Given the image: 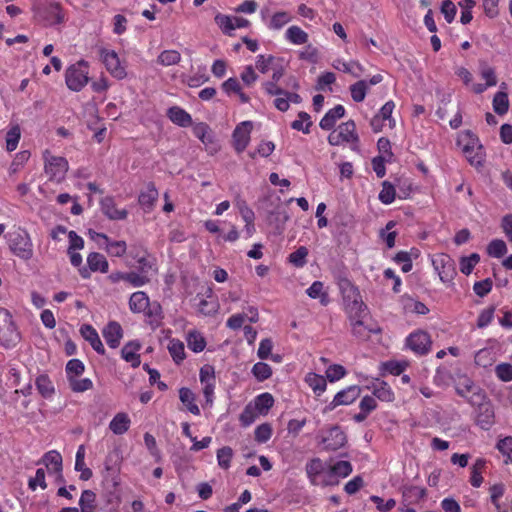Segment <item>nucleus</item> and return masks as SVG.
<instances>
[{
  "label": "nucleus",
  "instance_id": "20e7f679",
  "mask_svg": "<svg viewBox=\"0 0 512 512\" xmlns=\"http://www.w3.org/2000/svg\"><path fill=\"white\" fill-rule=\"evenodd\" d=\"M5 238L10 252L23 261H29L34 255L33 243L26 229L17 227L9 231Z\"/></svg>",
  "mask_w": 512,
  "mask_h": 512
},
{
  "label": "nucleus",
  "instance_id": "58836bf2",
  "mask_svg": "<svg viewBox=\"0 0 512 512\" xmlns=\"http://www.w3.org/2000/svg\"><path fill=\"white\" fill-rule=\"evenodd\" d=\"M486 460L484 458H477L471 467L470 484L478 488L483 483L482 473L486 468Z\"/></svg>",
  "mask_w": 512,
  "mask_h": 512
},
{
  "label": "nucleus",
  "instance_id": "052dcab7",
  "mask_svg": "<svg viewBox=\"0 0 512 512\" xmlns=\"http://www.w3.org/2000/svg\"><path fill=\"white\" fill-rule=\"evenodd\" d=\"M233 458V450L229 446H224L217 451L218 465L227 470L231 466V460Z\"/></svg>",
  "mask_w": 512,
  "mask_h": 512
},
{
  "label": "nucleus",
  "instance_id": "49530a36",
  "mask_svg": "<svg viewBox=\"0 0 512 512\" xmlns=\"http://www.w3.org/2000/svg\"><path fill=\"white\" fill-rule=\"evenodd\" d=\"M368 90L367 80H359L354 84L350 85L349 91L353 101L360 103L363 102Z\"/></svg>",
  "mask_w": 512,
  "mask_h": 512
},
{
  "label": "nucleus",
  "instance_id": "13d9d810",
  "mask_svg": "<svg viewBox=\"0 0 512 512\" xmlns=\"http://www.w3.org/2000/svg\"><path fill=\"white\" fill-rule=\"evenodd\" d=\"M73 392L82 393L93 388V382L89 378L78 379L77 377L68 380Z\"/></svg>",
  "mask_w": 512,
  "mask_h": 512
},
{
  "label": "nucleus",
  "instance_id": "1a4fd4ad",
  "mask_svg": "<svg viewBox=\"0 0 512 512\" xmlns=\"http://www.w3.org/2000/svg\"><path fill=\"white\" fill-rule=\"evenodd\" d=\"M431 262L434 270L437 272L440 280L447 284L453 281L457 275L455 262L447 253H436L431 256Z\"/></svg>",
  "mask_w": 512,
  "mask_h": 512
},
{
  "label": "nucleus",
  "instance_id": "09e8293b",
  "mask_svg": "<svg viewBox=\"0 0 512 512\" xmlns=\"http://www.w3.org/2000/svg\"><path fill=\"white\" fill-rule=\"evenodd\" d=\"M251 373L257 381L263 382L272 376V368L265 362H257L253 365Z\"/></svg>",
  "mask_w": 512,
  "mask_h": 512
},
{
  "label": "nucleus",
  "instance_id": "f704fd0d",
  "mask_svg": "<svg viewBox=\"0 0 512 512\" xmlns=\"http://www.w3.org/2000/svg\"><path fill=\"white\" fill-rule=\"evenodd\" d=\"M304 381L313 390L316 396H320L327 388L326 378L314 372L307 373Z\"/></svg>",
  "mask_w": 512,
  "mask_h": 512
},
{
  "label": "nucleus",
  "instance_id": "39448f33",
  "mask_svg": "<svg viewBox=\"0 0 512 512\" xmlns=\"http://www.w3.org/2000/svg\"><path fill=\"white\" fill-rule=\"evenodd\" d=\"M21 341V333L6 308L0 307V346L5 349L15 348Z\"/></svg>",
  "mask_w": 512,
  "mask_h": 512
},
{
  "label": "nucleus",
  "instance_id": "a18cd8bd",
  "mask_svg": "<svg viewBox=\"0 0 512 512\" xmlns=\"http://www.w3.org/2000/svg\"><path fill=\"white\" fill-rule=\"evenodd\" d=\"M214 21L223 34L227 36L234 35L233 16L217 13L214 17Z\"/></svg>",
  "mask_w": 512,
  "mask_h": 512
},
{
  "label": "nucleus",
  "instance_id": "4d7b16f0",
  "mask_svg": "<svg viewBox=\"0 0 512 512\" xmlns=\"http://www.w3.org/2000/svg\"><path fill=\"white\" fill-rule=\"evenodd\" d=\"M21 138V130L18 125L11 127L6 133V149L9 152L14 151L20 141Z\"/></svg>",
  "mask_w": 512,
  "mask_h": 512
},
{
  "label": "nucleus",
  "instance_id": "4be33fe9",
  "mask_svg": "<svg viewBox=\"0 0 512 512\" xmlns=\"http://www.w3.org/2000/svg\"><path fill=\"white\" fill-rule=\"evenodd\" d=\"M129 308L133 313H145L147 316L153 315L152 310H150V299L144 291L132 293L129 299Z\"/></svg>",
  "mask_w": 512,
  "mask_h": 512
},
{
  "label": "nucleus",
  "instance_id": "a19ab883",
  "mask_svg": "<svg viewBox=\"0 0 512 512\" xmlns=\"http://www.w3.org/2000/svg\"><path fill=\"white\" fill-rule=\"evenodd\" d=\"M99 237L103 238L106 243L107 252L114 257H122L126 253L127 245L125 241H112L105 234H98Z\"/></svg>",
  "mask_w": 512,
  "mask_h": 512
},
{
  "label": "nucleus",
  "instance_id": "e2e57ef3",
  "mask_svg": "<svg viewBox=\"0 0 512 512\" xmlns=\"http://www.w3.org/2000/svg\"><path fill=\"white\" fill-rule=\"evenodd\" d=\"M259 415L257 410L252 406V403H249L240 414L239 420L242 426L247 427L250 426Z\"/></svg>",
  "mask_w": 512,
  "mask_h": 512
},
{
  "label": "nucleus",
  "instance_id": "473e14b6",
  "mask_svg": "<svg viewBox=\"0 0 512 512\" xmlns=\"http://www.w3.org/2000/svg\"><path fill=\"white\" fill-rule=\"evenodd\" d=\"M179 399L191 414L195 416L200 415L201 412L196 403V396L189 388L182 387L179 389Z\"/></svg>",
  "mask_w": 512,
  "mask_h": 512
},
{
  "label": "nucleus",
  "instance_id": "8fccbe9b",
  "mask_svg": "<svg viewBox=\"0 0 512 512\" xmlns=\"http://www.w3.org/2000/svg\"><path fill=\"white\" fill-rule=\"evenodd\" d=\"M352 465L349 461H337L330 466L329 473L331 476L345 478L352 473Z\"/></svg>",
  "mask_w": 512,
  "mask_h": 512
},
{
  "label": "nucleus",
  "instance_id": "aec40b11",
  "mask_svg": "<svg viewBox=\"0 0 512 512\" xmlns=\"http://www.w3.org/2000/svg\"><path fill=\"white\" fill-rule=\"evenodd\" d=\"M158 190L153 182L147 183L145 189L140 191L138 203L145 213H150L158 200Z\"/></svg>",
  "mask_w": 512,
  "mask_h": 512
},
{
  "label": "nucleus",
  "instance_id": "6e6552de",
  "mask_svg": "<svg viewBox=\"0 0 512 512\" xmlns=\"http://www.w3.org/2000/svg\"><path fill=\"white\" fill-rule=\"evenodd\" d=\"M34 17L45 26H54L64 22L65 14L59 2L51 1L33 8Z\"/></svg>",
  "mask_w": 512,
  "mask_h": 512
},
{
  "label": "nucleus",
  "instance_id": "bf43d9fd",
  "mask_svg": "<svg viewBox=\"0 0 512 512\" xmlns=\"http://www.w3.org/2000/svg\"><path fill=\"white\" fill-rule=\"evenodd\" d=\"M479 261L480 256L477 253H472L470 256L462 257L460 259V271L464 275H469Z\"/></svg>",
  "mask_w": 512,
  "mask_h": 512
},
{
  "label": "nucleus",
  "instance_id": "72a5a7b5",
  "mask_svg": "<svg viewBox=\"0 0 512 512\" xmlns=\"http://www.w3.org/2000/svg\"><path fill=\"white\" fill-rule=\"evenodd\" d=\"M38 393L45 399H51L55 394V387L47 374L39 375L35 380Z\"/></svg>",
  "mask_w": 512,
  "mask_h": 512
},
{
  "label": "nucleus",
  "instance_id": "2f4dec72",
  "mask_svg": "<svg viewBox=\"0 0 512 512\" xmlns=\"http://www.w3.org/2000/svg\"><path fill=\"white\" fill-rule=\"evenodd\" d=\"M333 67L344 73L351 74L355 78H359L364 73V67L357 61L346 62L341 59H337L333 63Z\"/></svg>",
  "mask_w": 512,
  "mask_h": 512
},
{
  "label": "nucleus",
  "instance_id": "9b49d317",
  "mask_svg": "<svg viewBox=\"0 0 512 512\" xmlns=\"http://www.w3.org/2000/svg\"><path fill=\"white\" fill-rule=\"evenodd\" d=\"M455 390L460 397L465 398L472 406L485 398L484 391L477 387L474 381L467 376L458 379Z\"/></svg>",
  "mask_w": 512,
  "mask_h": 512
},
{
  "label": "nucleus",
  "instance_id": "a211bd4d",
  "mask_svg": "<svg viewBox=\"0 0 512 512\" xmlns=\"http://www.w3.org/2000/svg\"><path fill=\"white\" fill-rule=\"evenodd\" d=\"M102 213L110 220H125L128 217V211L125 208H118L113 196H105L100 200Z\"/></svg>",
  "mask_w": 512,
  "mask_h": 512
},
{
  "label": "nucleus",
  "instance_id": "5701e85b",
  "mask_svg": "<svg viewBox=\"0 0 512 512\" xmlns=\"http://www.w3.org/2000/svg\"><path fill=\"white\" fill-rule=\"evenodd\" d=\"M103 337L110 348H117L123 337L121 325L116 321H110L103 329Z\"/></svg>",
  "mask_w": 512,
  "mask_h": 512
},
{
  "label": "nucleus",
  "instance_id": "7c9ffc66",
  "mask_svg": "<svg viewBox=\"0 0 512 512\" xmlns=\"http://www.w3.org/2000/svg\"><path fill=\"white\" fill-rule=\"evenodd\" d=\"M131 425V419L127 413L119 412L117 413L113 419L109 423V429L115 435H122L126 433Z\"/></svg>",
  "mask_w": 512,
  "mask_h": 512
},
{
  "label": "nucleus",
  "instance_id": "a878e982",
  "mask_svg": "<svg viewBox=\"0 0 512 512\" xmlns=\"http://www.w3.org/2000/svg\"><path fill=\"white\" fill-rule=\"evenodd\" d=\"M372 390L374 397L383 402H393L395 400V394L390 385L380 379H376L369 387Z\"/></svg>",
  "mask_w": 512,
  "mask_h": 512
},
{
  "label": "nucleus",
  "instance_id": "bb28decb",
  "mask_svg": "<svg viewBox=\"0 0 512 512\" xmlns=\"http://www.w3.org/2000/svg\"><path fill=\"white\" fill-rule=\"evenodd\" d=\"M140 349L141 345L139 342L130 341L121 350L122 358L129 362L133 368H137L141 364L140 355L138 354Z\"/></svg>",
  "mask_w": 512,
  "mask_h": 512
},
{
  "label": "nucleus",
  "instance_id": "0e129e2a",
  "mask_svg": "<svg viewBox=\"0 0 512 512\" xmlns=\"http://www.w3.org/2000/svg\"><path fill=\"white\" fill-rule=\"evenodd\" d=\"M209 130V126L204 122L197 123L192 128L194 136L198 138L203 144H208L211 142Z\"/></svg>",
  "mask_w": 512,
  "mask_h": 512
},
{
  "label": "nucleus",
  "instance_id": "7ed1b4c3",
  "mask_svg": "<svg viewBox=\"0 0 512 512\" xmlns=\"http://www.w3.org/2000/svg\"><path fill=\"white\" fill-rule=\"evenodd\" d=\"M327 141L331 146L348 145L354 152L360 151V137L354 120L341 123L329 133Z\"/></svg>",
  "mask_w": 512,
  "mask_h": 512
},
{
  "label": "nucleus",
  "instance_id": "3c124183",
  "mask_svg": "<svg viewBox=\"0 0 512 512\" xmlns=\"http://www.w3.org/2000/svg\"><path fill=\"white\" fill-rule=\"evenodd\" d=\"M312 125L311 117L308 113L302 111L298 114V119L291 123V128L297 131H302L304 134L310 133Z\"/></svg>",
  "mask_w": 512,
  "mask_h": 512
},
{
  "label": "nucleus",
  "instance_id": "423d86ee",
  "mask_svg": "<svg viewBox=\"0 0 512 512\" xmlns=\"http://www.w3.org/2000/svg\"><path fill=\"white\" fill-rule=\"evenodd\" d=\"M44 161V172L48 180L54 183H61L65 180L69 170V163L65 157L55 156L46 149L42 154Z\"/></svg>",
  "mask_w": 512,
  "mask_h": 512
},
{
  "label": "nucleus",
  "instance_id": "680f3d73",
  "mask_svg": "<svg viewBox=\"0 0 512 512\" xmlns=\"http://www.w3.org/2000/svg\"><path fill=\"white\" fill-rule=\"evenodd\" d=\"M65 370L67 379L69 380L71 378L80 376L84 372L85 366L81 360L71 359L67 362Z\"/></svg>",
  "mask_w": 512,
  "mask_h": 512
},
{
  "label": "nucleus",
  "instance_id": "6e6d98bb",
  "mask_svg": "<svg viewBox=\"0 0 512 512\" xmlns=\"http://www.w3.org/2000/svg\"><path fill=\"white\" fill-rule=\"evenodd\" d=\"M181 60V54L177 50H164L162 51L157 61L163 66H171L178 64Z\"/></svg>",
  "mask_w": 512,
  "mask_h": 512
},
{
  "label": "nucleus",
  "instance_id": "c85d7f7f",
  "mask_svg": "<svg viewBox=\"0 0 512 512\" xmlns=\"http://www.w3.org/2000/svg\"><path fill=\"white\" fill-rule=\"evenodd\" d=\"M221 88L223 92L228 96L232 94L238 95L240 102L243 104L248 103L250 101V97L242 91L241 84L236 77H230L227 80H225L222 83Z\"/></svg>",
  "mask_w": 512,
  "mask_h": 512
},
{
  "label": "nucleus",
  "instance_id": "ea45409f",
  "mask_svg": "<svg viewBox=\"0 0 512 512\" xmlns=\"http://www.w3.org/2000/svg\"><path fill=\"white\" fill-rule=\"evenodd\" d=\"M186 341L188 348L195 353L202 352L207 344L202 333L196 330L190 331L187 334Z\"/></svg>",
  "mask_w": 512,
  "mask_h": 512
},
{
  "label": "nucleus",
  "instance_id": "dca6fc26",
  "mask_svg": "<svg viewBox=\"0 0 512 512\" xmlns=\"http://www.w3.org/2000/svg\"><path fill=\"white\" fill-rule=\"evenodd\" d=\"M431 337L430 335L422 330L412 332L406 338L407 347L417 355H425L431 349Z\"/></svg>",
  "mask_w": 512,
  "mask_h": 512
},
{
  "label": "nucleus",
  "instance_id": "b1692460",
  "mask_svg": "<svg viewBox=\"0 0 512 512\" xmlns=\"http://www.w3.org/2000/svg\"><path fill=\"white\" fill-rule=\"evenodd\" d=\"M82 337L90 343L92 348L100 355L105 354V348L96 329L90 324H84L80 328Z\"/></svg>",
  "mask_w": 512,
  "mask_h": 512
},
{
  "label": "nucleus",
  "instance_id": "9d476101",
  "mask_svg": "<svg viewBox=\"0 0 512 512\" xmlns=\"http://www.w3.org/2000/svg\"><path fill=\"white\" fill-rule=\"evenodd\" d=\"M99 58L112 77L122 80L127 76L126 69L121 64L120 58L115 50L101 47L99 49Z\"/></svg>",
  "mask_w": 512,
  "mask_h": 512
},
{
  "label": "nucleus",
  "instance_id": "864d4df0",
  "mask_svg": "<svg viewBox=\"0 0 512 512\" xmlns=\"http://www.w3.org/2000/svg\"><path fill=\"white\" fill-rule=\"evenodd\" d=\"M486 251L490 257L501 258L507 253V246L503 240L494 239L487 245Z\"/></svg>",
  "mask_w": 512,
  "mask_h": 512
},
{
  "label": "nucleus",
  "instance_id": "774afa93",
  "mask_svg": "<svg viewBox=\"0 0 512 512\" xmlns=\"http://www.w3.org/2000/svg\"><path fill=\"white\" fill-rule=\"evenodd\" d=\"M495 375L502 382L512 381V364L502 362L495 367Z\"/></svg>",
  "mask_w": 512,
  "mask_h": 512
},
{
  "label": "nucleus",
  "instance_id": "c03bdc74",
  "mask_svg": "<svg viewBox=\"0 0 512 512\" xmlns=\"http://www.w3.org/2000/svg\"><path fill=\"white\" fill-rule=\"evenodd\" d=\"M509 105L508 94L506 92L499 91L494 95L492 106L496 114L500 116L506 114L509 110Z\"/></svg>",
  "mask_w": 512,
  "mask_h": 512
},
{
  "label": "nucleus",
  "instance_id": "cd10ccee",
  "mask_svg": "<svg viewBox=\"0 0 512 512\" xmlns=\"http://www.w3.org/2000/svg\"><path fill=\"white\" fill-rule=\"evenodd\" d=\"M167 117L174 124L186 128L192 125L191 115L179 106H172L167 110Z\"/></svg>",
  "mask_w": 512,
  "mask_h": 512
},
{
  "label": "nucleus",
  "instance_id": "69168bd1",
  "mask_svg": "<svg viewBox=\"0 0 512 512\" xmlns=\"http://www.w3.org/2000/svg\"><path fill=\"white\" fill-rule=\"evenodd\" d=\"M308 256V249L305 246H300L289 255V262L296 267H303L306 264Z\"/></svg>",
  "mask_w": 512,
  "mask_h": 512
},
{
  "label": "nucleus",
  "instance_id": "f257e3e1",
  "mask_svg": "<svg viewBox=\"0 0 512 512\" xmlns=\"http://www.w3.org/2000/svg\"><path fill=\"white\" fill-rule=\"evenodd\" d=\"M457 145L461 147L462 152L471 166L476 168L483 167L486 153L478 136L471 130H465L458 134Z\"/></svg>",
  "mask_w": 512,
  "mask_h": 512
},
{
  "label": "nucleus",
  "instance_id": "6ab92c4d",
  "mask_svg": "<svg viewBox=\"0 0 512 512\" xmlns=\"http://www.w3.org/2000/svg\"><path fill=\"white\" fill-rule=\"evenodd\" d=\"M361 393V388L357 385L349 386L339 391L328 405V409L333 410L340 405L352 404Z\"/></svg>",
  "mask_w": 512,
  "mask_h": 512
},
{
  "label": "nucleus",
  "instance_id": "37998d69",
  "mask_svg": "<svg viewBox=\"0 0 512 512\" xmlns=\"http://www.w3.org/2000/svg\"><path fill=\"white\" fill-rule=\"evenodd\" d=\"M79 506L81 512H97L95 492L89 489L84 490L79 500Z\"/></svg>",
  "mask_w": 512,
  "mask_h": 512
},
{
  "label": "nucleus",
  "instance_id": "5fc2aeb1",
  "mask_svg": "<svg viewBox=\"0 0 512 512\" xmlns=\"http://www.w3.org/2000/svg\"><path fill=\"white\" fill-rule=\"evenodd\" d=\"M396 197V190L392 183L389 181H384L382 183V189L379 192L378 198L381 201V203L385 205L391 204Z\"/></svg>",
  "mask_w": 512,
  "mask_h": 512
},
{
  "label": "nucleus",
  "instance_id": "603ef678",
  "mask_svg": "<svg viewBox=\"0 0 512 512\" xmlns=\"http://www.w3.org/2000/svg\"><path fill=\"white\" fill-rule=\"evenodd\" d=\"M324 464L320 458H313L306 464V473L311 483H315V478L323 473Z\"/></svg>",
  "mask_w": 512,
  "mask_h": 512
},
{
  "label": "nucleus",
  "instance_id": "2eb2a0df",
  "mask_svg": "<svg viewBox=\"0 0 512 512\" xmlns=\"http://www.w3.org/2000/svg\"><path fill=\"white\" fill-rule=\"evenodd\" d=\"M253 129L251 121H243L239 123L232 133V143L235 151L242 153L250 143V135Z\"/></svg>",
  "mask_w": 512,
  "mask_h": 512
},
{
  "label": "nucleus",
  "instance_id": "ddd939ff",
  "mask_svg": "<svg viewBox=\"0 0 512 512\" xmlns=\"http://www.w3.org/2000/svg\"><path fill=\"white\" fill-rule=\"evenodd\" d=\"M476 424L483 430H489L495 423V413L493 404L487 397L476 403Z\"/></svg>",
  "mask_w": 512,
  "mask_h": 512
},
{
  "label": "nucleus",
  "instance_id": "f03ea898",
  "mask_svg": "<svg viewBox=\"0 0 512 512\" xmlns=\"http://www.w3.org/2000/svg\"><path fill=\"white\" fill-rule=\"evenodd\" d=\"M338 287L343 300V309L347 316L358 313H369L367 305L362 299L359 288L349 279L342 278Z\"/></svg>",
  "mask_w": 512,
  "mask_h": 512
},
{
  "label": "nucleus",
  "instance_id": "4468645a",
  "mask_svg": "<svg viewBox=\"0 0 512 512\" xmlns=\"http://www.w3.org/2000/svg\"><path fill=\"white\" fill-rule=\"evenodd\" d=\"M88 267H80L78 269L80 276L83 279H89L91 272L107 273L109 270V263L105 256L98 252H91L87 256Z\"/></svg>",
  "mask_w": 512,
  "mask_h": 512
},
{
  "label": "nucleus",
  "instance_id": "de8ad7c7",
  "mask_svg": "<svg viewBox=\"0 0 512 512\" xmlns=\"http://www.w3.org/2000/svg\"><path fill=\"white\" fill-rule=\"evenodd\" d=\"M168 350L177 364L181 363L186 357L184 344L179 339H171L168 344Z\"/></svg>",
  "mask_w": 512,
  "mask_h": 512
},
{
  "label": "nucleus",
  "instance_id": "4c0bfd02",
  "mask_svg": "<svg viewBox=\"0 0 512 512\" xmlns=\"http://www.w3.org/2000/svg\"><path fill=\"white\" fill-rule=\"evenodd\" d=\"M285 39L293 45H304L308 42L309 35L299 26L292 25L286 30Z\"/></svg>",
  "mask_w": 512,
  "mask_h": 512
},
{
  "label": "nucleus",
  "instance_id": "0eeeda50",
  "mask_svg": "<svg viewBox=\"0 0 512 512\" xmlns=\"http://www.w3.org/2000/svg\"><path fill=\"white\" fill-rule=\"evenodd\" d=\"M89 82V64L85 60H79L67 67L65 71V83L74 92L81 91Z\"/></svg>",
  "mask_w": 512,
  "mask_h": 512
},
{
  "label": "nucleus",
  "instance_id": "c756f323",
  "mask_svg": "<svg viewBox=\"0 0 512 512\" xmlns=\"http://www.w3.org/2000/svg\"><path fill=\"white\" fill-rule=\"evenodd\" d=\"M42 463L47 467L49 472H55L59 475V479L63 480L62 472V456L56 450H51L45 453L42 457Z\"/></svg>",
  "mask_w": 512,
  "mask_h": 512
},
{
  "label": "nucleus",
  "instance_id": "412c9836",
  "mask_svg": "<svg viewBox=\"0 0 512 512\" xmlns=\"http://www.w3.org/2000/svg\"><path fill=\"white\" fill-rule=\"evenodd\" d=\"M268 9H262L260 12L261 19L266 23L269 30L278 31L281 30L285 25L292 21V15L287 11L275 12L269 20L266 19Z\"/></svg>",
  "mask_w": 512,
  "mask_h": 512
},
{
  "label": "nucleus",
  "instance_id": "e433bc0d",
  "mask_svg": "<svg viewBox=\"0 0 512 512\" xmlns=\"http://www.w3.org/2000/svg\"><path fill=\"white\" fill-rule=\"evenodd\" d=\"M306 293L312 299H319L322 306H327L330 303L329 294L324 290V284L321 281H314Z\"/></svg>",
  "mask_w": 512,
  "mask_h": 512
},
{
  "label": "nucleus",
  "instance_id": "c9c22d12",
  "mask_svg": "<svg viewBox=\"0 0 512 512\" xmlns=\"http://www.w3.org/2000/svg\"><path fill=\"white\" fill-rule=\"evenodd\" d=\"M251 403L258 414L267 415L274 405V397L269 392H264L257 395Z\"/></svg>",
  "mask_w": 512,
  "mask_h": 512
},
{
  "label": "nucleus",
  "instance_id": "f3484780",
  "mask_svg": "<svg viewBox=\"0 0 512 512\" xmlns=\"http://www.w3.org/2000/svg\"><path fill=\"white\" fill-rule=\"evenodd\" d=\"M346 442V434L339 426L331 427L322 438L323 448L327 451H336L343 447Z\"/></svg>",
  "mask_w": 512,
  "mask_h": 512
},
{
  "label": "nucleus",
  "instance_id": "338daca9",
  "mask_svg": "<svg viewBox=\"0 0 512 512\" xmlns=\"http://www.w3.org/2000/svg\"><path fill=\"white\" fill-rule=\"evenodd\" d=\"M273 429L269 423H263L256 427L254 431L255 441L266 443L272 436Z\"/></svg>",
  "mask_w": 512,
  "mask_h": 512
},
{
  "label": "nucleus",
  "instance_id": "79ce46f5",
  "mask_svg": "<svg viewBox=\"0 0 512 512\" xmlns=\"http://www.w3.org/2000/svg\"><path fill=\"white\" fill-rule=\"evenodd\" d=\"M279 62H283V59L273 55L260 54L256 57L255 66L258 71L266 74L269 70H272V68Z\"/></svg>",
  "mask_w": 512,
  "mask_h": 512
},
{
  "label": "nucleus",
  "instance_id": "f8f14e48",
  "mask_svg": "<svg viewBox=\"0 0 512 512\" xmlns=\"http://www.w3.org/2000/svg\"><path fill=\"white\" fill-rule=\"evenodd\" d=\"M368 314L369 313H358L347 316L351 326V333L360 340H367L370 338L371 334H379L381 332V328L377 325L365 323V318Z\"/></svg>",
  "mask_w": 512,
  "mask_h": 512
},
{
  "label": "nucleus",
  "instance_id": "393cba45",
  "mask_svg": "<svg viewBox=\"0 0 512 512\" xmlns=\"http://www.w3.org/2000/svg\"><path fill=\"white\" fill-rule=\"evenodd\" d=\"M345 108L343 105L338 104L332 109H329L319 122V126L323 130H332L335 127L337 120L344 117Z\"/></svg>",
  "mask_w": 512,
  "mask_h": 512
}]
</instances>
